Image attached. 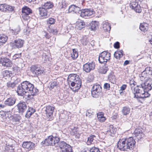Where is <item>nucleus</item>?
Here are the masks:
<instances>
[{
	"instance_id": "nucleus-1",
	"label": "nucleus",
	"mask_w": 152,
	"mask_h": 152,
	"mask_svg": "<svg viewBox=\"0 0 152 152\" xmlns=\"http://www.w3.org/2000/svg\"><path fill=\"white\" fill-rule=\"evenodd\" d=\"M38 92V89L28 81L23 82L17 88V92L19 95L23 96L26 93H28L29 94L28 97L30 98H33Z\"/></svg>"
},
{
	"instance_id": "nucleus-2",
	"label": "nucleus",
	"mask_w": 152,
	"mask_h": 152,
	"mask_svg": "<svg viewBox=\"0 0 152 152\" xmlns=\"http://www.w3.org/2000/svg\"><path fill=\"white\" fill-rule=\"evenodd\" d=\"M135 142L132 137L129 138L120 139L117 144L118 148L121 151H128L133 149Z\"/></svg>"
},
{
	"instance_id": "nucleus-3",
	"label": "nucleus",
	"mask_w": 152,
	"mask_h": 152,
	"mask_svg": "<svg viewBox=\"0 0 152 152\" xmlns=\"http://www.w3.org/2000/svg\"><path fill=\"white\" fill-rule=\"evenodd\" d=\"M152 80L151 78H149L144 81L143 83L141 84V87L143 89H144V93L142 95V98H146L150 96V94L148 92L149 91L151 90L152 88Z\"/></svg>"
},
{
	"instance_id": "nucleus-4",
	"label": "nucleus",
	"mask_w": 152,
	"mask_h": 152,
	"mask_svg": "<svg viewBox=\"0 0 152 152\" xmlns=\"http://www.w3.org/2000/svg\"><path fill=\"white\" fill-rule=\"evenodd\" d=\"M111 54L104 51L101 53L99 55V61L100 63L105 64L108 60L110 59Z\"/></svg>"
},
{
	"instance_id": "nucleus-5",
	"label": "nucleus",
	"mask_w": 152,
	"mask_h": 152,
	"mask_svg": "<svg viewBox=\"0 0 152 152\" xmlns=\"http://www.w3.org/2000/svg\"><path fill=\"white\" fill-rule=\"evenodd\" d=\"M102 91V88L98 84L94 85L92 87L91 90L92 96L95 98H97L101 95Z\"/></svg>"
},
{
	"instance_id": "nucleus-6",
	"label": "nucleus",
	"mask_w": 152,
	"mask_h": 152,
	"mask_svg": "<svg viewBox=\"0 0 152 152\" xmlns=\"http://www.w3.org/2000/svg\"><path fill=\"white\" fill-rule=\"evenodd\" d=\"M32 76L39 75L43 74L44 70L42 67H39L37 65H32L30 68Z\"/></svg>"
},
{
	"instance_id": "nucleus-7",
	"label": "nucleus",
	"mask_w": 152,
	"mask_h": 152,
	"mask_svg": "<svg viewBox=\"0 0 152 152\" xmlns=\"http://www.w3.org/2000/svg\"><path fill=\"white\" fill-rule=\"evenodd\" d=\"M54 107L50 105L46 106L45 111V114L48 120L51 121L53 118V113L54 110Z\"/></svg>"
},
{
	"instance_id": "nucleus-8",
	"label": "nucleus",
	"mask_w": 152,
	"mask_h": 152,
	"mask_svg": "<svg viewBox=\"0 0 152 152\" xmlns=\"http://www.w3.org/2000/svg\"><path fill=\"white\" fill-rule=\"evenodd\" d=\"M94 13L93 10L85 9L81 10L80 13V15L85 18H88L93 16Z\"/></svg>"
},
{
	"instance_id": "nucleus-9",
	"label": "nucleus",
	"mask_w": 152,
	"mask_h": 152,
	"mask_svg": "<svg viewBox=\"0 0 152 152\" xmlns=\"http://www.w3.org/2000/svg\"><path fill=\"white\" fill-rule=\"evenodd\" d=\"M59 146L62 152H72L71 146L64 141L60 142Z\"/></svg>"
},
{
	"instance_id": "nucleus-10",
	"label": "nucleus",
	"mask_w": 152,
	"mask_h": 152,
	"mask_svg": "<svg viewBox=\"0 0 152 152\" xmlns=\"http://www.w3.org/2000/svg\"><path fill=\"white\" fill-rule=\"evenodd\" d=\"M141 87V85L138 86H137L133 88L134 91H133V93L134 94V97L136 98H141L142 95L144 93V89H143Z\"/></svg>"
},
{
	"instance_id": "nucleus-11",
	"label": "nucleus",
	"mask_w": 152,
	"mask_h": 152,
	"mask_svg": "<svg viewBox=\"0 0 152 152\" xmlns=\"http://www.w3.org/2000/svg\"><path fill=\"white\" fill-rule=\"evenodd\" d=\"M152 74V72L150 70V68H146L145 70L143 71L142 73L139 75V76L141 80H142L146 79L145 80L148 79L150 78H149L150 76Z\"/></svg>"
},
{
	"instance_id": "nucleus-12",
	"label": "nucleus",
	"mask_w": 152,
	"mask_h": 152,
	"mask_svg": "<svg viewBox=\"0 0 152 152\" xmlns=\"http://www.w3.org/2000/svg\"><path fill=\"white\" fill-rule=\"evenodd\" d=\"M18 112L22 115L27 109V104L24 102H20L17 105Z\"/></svg>"
},
{
	"instance_id": "nucleus-13",
	"label": "nucleus",
	"mask_w": 152,
	"mask_h": 152,
	"mask_svg": "<svg viewBox=\"0 0 152 152\" xmlns=\"http://www.w3.org/2000/svg\"><path fill=\"white\" fill-rule=\"evenodd\" d=\"M0 64L5 67H9L12 66V64L11 60L6 57L0 58Z\"/></svg>"
},
{
	"instance_id": "nucleus-14",
	"label": "nucleus",
	"mask_w": 152,
	"mask_h": 152,
	"mask_svg": "<svg viewBox=\"0 0 152 152\" xmlns=\"http://www.w3.org/2000/svg\"><path fill=\"white\" fill-rule=\"evenodd\" d=\"M95 66V64L94 62L88 63L83 65V69L85 72H89L94 69Z\"/></svg>"
},
{
	"instance_id": "nucleus-15",
	"label": "nucleus",
	"mask_w": 152,
	"mask_h": 152,
	"mask_svg": "<svg viewBox=\"0 0 152 152\" xmlns=\"http://www.w3.org/2000/svg\"><path fill=\"white\" fill-rule=\"evenodd\" d=\"M24 42L23 40L19 39L15 40L14 42H11L10 45L15 48H21L23 46Z\"/></svg>"
},
{
	"instance_id": "nucleus-16",
	"label": "nucleus",
	"mask_w": 152,
	"mask_h": 152,
	"mask_svg": "<svg viewBox=\"0 0 152 152\" xmlns=\"http://www.w3.org/2000/svg\"><path fill=\"white\" fill-rule=\"evenodd\" d=\"M22 145L23 148L28 151L33 149L35 147V144L30 141L24 142Z\"/></svg>"
},
{
	"instance_id": "nucleus-17",
	"label": "nucleus",
	"mask_w": 152,
	"mask_h": 152,
	"mask_svg": "<svg viewBox=\"0 0 152 152\" xmlns=\"http://www.w3.org/2000/svg\"><path fill=\"white\" fill-rule=\"evenodd\" d=\"M77 80L73 83V84L71 85L72 87H73V90L75 92L77 91L80 88L81 85V79L80 78H77Z\"/></svg>"
},
{
	"instance_id": "nucleus-18",
	"label": "nucleus",
	"mask_w": 152,
	"mask_h": 152,
	"mask_svg": "<svg viewBox=\"0 0 152 152\" xmlns=\"http://www.w3.org/2000/svg\"><path fill=\"white\" fill-rule=\"evenodd\" d=\"M133 134L138 140H140L144 136V134L142 130L138 129H135Z\"/></svg>"
},
{
	"instance_id": "nucleus-19",
	"label": "nucleus",
	"mask_w": 152,
	"mask_h": 152,
	"mask_svg": "<svg viewBox=\"0 0 152 152\" xmlns=\"http://www.w3.org/2000/svg\"><path fill=\"white\" fill-rule=\"evenodd\" d=\"M13 10V8L11 6L6 4H2L0 5V10L1 11H12Z\"/></svg>"
},
{
	"instance_id": "nucleus-20",
	"label": "nucleus",
	"mask_w": 152,
	"mask_h": 152,
	"mask_svg": "<svg viewBox=\"0 0 152 152\" xmlns=\"http://www.w3.org/2000/svg\"><path fill=\"white\" fill-rule=\"evenodd\" d=\"M68 11L69 12H75L80 15V13L81 10H80V8L78 6L73 5L69 6Z\"/></svg>"
},
{
	"instance_id": "nucleus-21",
	"label": "nucleus",
	"mask_w": 152,
	"mask_h": 152,
	"mask_svg": "<svg viewBox=\"0 0 152 152\" xmlns=\"http://www.w3.org/2000/svg\"><path fill=\"white\" fill-rule=\"evenodd\" d=\"M77 78H80L78 76H77L76 74H71L69 75L68 77L67 81L69 84H73V83L75 82L76 80H77Z\"/></svg>"
},
{
	"instance_id": "nucleus-22",
	"label": "nucleus",
	"mask_w": 152,
	"mask_h": 152,
	"mask_svg": "<svg viewBox=\"0 0 152 152\" xmlns=\"http://www.w3.org/2000/svg\"><path fill=\"white\" fill-rule=\"evenodd\" d=\"M16 99L14 97L9 98L4 102V104L8 106H12L16 102Z\"/></svg>"
},
{
	"instance_id": "nucleus-23",
	"label": "nucleus",
	"mask_w": 152,
	"mask_h": 152,
	"mask_svg": "<svg viewBox=\"0 0 152 152\" xmlns=\"http://www.w3.org/2000/svg\"><path fill=\"white\" fill-rule=\"evenodd\" d=\"M116 130L115 128L114 127L113 125H110L109 126V129L107 131V133L110 136L113 137Z\"/></svg>"
},
{
	"instance_id": "nucleus-24",
	"label": "nucleus",
	"mask_w": 152,
	"mask_h": 152,
	"mask_svg": "<svg viewBox=\"0 0 152 152\" xmlns=\"http://www.w3.org/2000/svg\"><path fill=\"white\" fill-rule=\"evenodd\" d=\"M22 12L23 15H28L32 13V11L29 7L25 6L22 8Z\"/></svg>"
},
{
	"instance_id": "nucleus-25",
	"label": "nucleus",
	"mask_w": 152,
	"mask_h": 152,
	"mask_svg": "<svg viewBox=\"0 0 152 152\" xmlns=\"http://www.w3.org/2000/svg\"><path fill=\"white\" fill-rule=\"evenodd\" d=\"M53 136V140L52 141L53 145H55L56 146H58V145H59V143L60 142H59L60 140V138L57 136Z\"/></svg>"
},
{
	"instance_id": "nucleus-26",
	"label": "nucleus",
	"mask_w": 152,
	"mask_h": 152,
	"mask_svg": "<svg viewBox=\"0 0 152 152\" xmlns=\"http://www.w3.org/2000/svg\"><path fill=\"white\" fill-rule=\"evenodd\" d=\"M35 111V110L32 107H28L27 111L25 115L26 117L27 118H29Z\"/></svg>"
},
{
	"instance_id": "nucleus-27",
	"label": "nucleus",
	"mask_w": 152,
	"mask_h": 152,
	"mask_svg": "<svg viewBox=\"0 0 152 152\" xmlns=\"http://www.w3.org/2000/svg\"><path fill=\"white\" fill-rule=\"evenodd\" d=\"M85 26V23L82 20H80L76 23V28L78 29H81Z\"/></svg>"
},
{
	"instance_id": "nucleus-28",
	"label": "nucleus",
	"mask_w": 152,
	"mask_h": 152,
	"mask_svg": "<svg viewBox=\"0 0 152 152\" xmlns=\"http://www.w3.org/2000/svg\"><path fill=\"white\" fill-rule=\"evenodd\" d=\"M53 136H50L45 140V143L47 145H52Z\"/></svg>"
},
{
	"instance_id": "nucleus-29",
	"label": "nucleus",
	"mask_w": 152,
	"mask_h": 152,
	"mask_svg": "<svg viewBox=\"0 0 152 152\" xmlns=\"http://www.w3.org/2000/svg\"><path fill=\"white\" fill-rule=\"evenodd\" d=\"M39 14L41 16L44 17L47 16L48 11L47 10L42 7V8H39Z\"/></svg>"
},
{
	"instance_id": "nucleus-30",
	"label": "nucleus",
	"mask_w": 152,
	"mask_h": 152,
	"mask_svg": "<svg viewBox=\"0 0 152 152\" xmlns=\"http://www.w3.org/2000/svg\"><path fill=\"white\" fill-rule=\"evenodd\" d=\"M140 28L142 31H147L148 29V25L146 23H141L140 25Z\"/></svg>"
},
{
	"instance_id": "nucleus-31",
	"label": "nucleus",
	"mask_w": 152,
	"mask_h": 152,
	"mask_svg": "<svg viewBox=\"0 0 152 152\" xmlns=\"http://www.w3.org/2000/svg\"><path fill=\"white\" fill-rule=\"evenodd\" d=\"M130 108L128 107L125 106L123 107L121 112L122 114L124 115L129 114L130 112Z\"/></svg>"
},
{
	"instance_id": "nucleus-32",
	"label": "nucleus",
	"mask_w": 152,
	"mask_h": 152,
	"mask_svg": "<svg viewBox=\"0 0 152 152\" xmlns=\"http://www.w3.org/2000/svg\"><path fill=\"white\" fill-rule=\"evenodd\" d=\"M97 117L98 121L101 122H103L106 120V118L104 116L102 112H99L97 114Z\"/></svg>"
},
{
	"instance_id": "nucleus-33",
	"label": "nucleus",
	"mask_w": 152,
	"mask_h": 152,
	"mask_svg": "<svg viewBox=\"0 0 152 152\" xmlns=\"http://www.w3.org/2000/svg\"><path fill=\"white\" fill-rule=\"evenodd\" d=\"M103 28L105 31H110L111 29L110 25L108 22H105L103 23Z\"/></svg>"
},
{
	"instance_id": "nucleus-34",
	"label": "nucleus",
	"mask_w": 152,
	"mask_h": 152,
	"mask_svg": "<svg viewBox=\"0 0 152 152\" xmlns=\"http://www.w3.org/2000/svg\"><path fill=\"white\" fill-rule=\"evenodd\" d=\"M71 57L73 60L76 59L78 56V54L77 49H72V52L71 53Z\"/></svg>"
},
{
	"instance_id": "nucleus-35",
	"label": "nucleus",
	"mask_w": 152,
	"mask_h": 152,
	"mask_svg": "<svg viewBox=\"0 0 152 152\" xmlns=\"http://www.w3.org/2000/svg\"><path fill=\"white\" fill-rule=\"evenodd\" d=\"M114 57L117 59H119L123 55V51L122 50L118 51L115 52Z\"/></svg>"
},
{
	"instance_id": "nucleus-36",
	"label": "nucleus",
	"mask_w": 152,
	"mask_h": 152,
	"mask_svg": "<svg viewBox=\"0 0 152 152\" xmlns=\"http://www.w3.org/2000/svg\"><path fill=\"white\" fill-rule=\"evenodd\" d=\"M78 128H77L75 127L73 129H72V134L73 135H74L75 137L77 138H79L80 136V134L77 131H78Z\"/></svg>"
},
{
	"instance_id": "nucleus-37",
	"label": "nucleus",
	"mask_w": 152,
	"mask_h": 152,
	"mask_svg": "<svg viewBox=\"0 0 152 152\" xmlns=\"http://www.w3.org/2000/svg\"><path fill=\"white\" fill-rule=\"evenodd\" d=\"M2 74L3 75V77H4L5 79H7L10 77V75L11 73L8 70H5L2 72Z\"/></svg>"
},
{
	"instance_id": "nucleus-38",
	"label": "nucleus",
	"mask_w": 152,
	"mask_h": 152,
	"mask_svg": "<svg viewBox=\"0 0 152 152\" xmlns=\"http://www.w3.org/2000/svg\"><path fill=\"white\" fill-rule=\"evenodd\" d=\"M95 137L94 135H92L88 137L87 142H86L88 145H89L91 144L94 143L93 141L94 140V138Z\"/></svg>"
},
{
	"instance_id": "nucleus-39",
	"label": "nucleus",
	"mask_w": 152,
	"mask_h": 152,
	"mask_svg": "<svg viewBox=\"0 0 152 152\" xmlns=\"http://www.w3.org/2000/svg\"><path fill=\"white\" fill-rule=\"evenodd\" d=\"M53 6L52 3L48 2L45 3L42 7L47 10L48 9L52 8Z\"/></svg>"
},
{
	"instance_id": "nucleus-40",
	"label": "nucleus",
	"mask_w": 152,
	"mask_h": 152,
	"mask_svg": "<svg viewBox=\"0 0 152 152\" xmlns=\"http://www.w3.org/2000/svg\"><path fill=\"white\" fill-rule=\"evenodd\" d=\"M7 39V37L5 35H0V44L5 43Z\"/></svg>"
},
{
	"instance_id": "nucleus-41",
	"label": "nucleus",
	"mask_w": 152,
	"mask_h": 152,
	"mask_svg": "<svg viewBox=\"0 0 152 152\" xmlns=\"http://www.w3.org/2000/svg\"><path fill=\"white\" fill-rule=\"evenodd\" d=\"M12 33H13L15 35H16L18 34L20 30V28L19 26H17L15 27L14 29H12Z\"/></svg>"
},
{
	"instance_id": "nucleus-42",
	"label": "nucleus",
	"mask_w": 152,
	"mask_h": 152,
	"mask_svg": "<svg viewBox=\"0 0 152 152\" xmlns=\"http://www.w3.org/2000/svg\"><path fill=\"white\" fill-rule=\"evenodd\" d=\"M139 4L137 1H133L130 4V6L131 8L134 10Z\"/></svg>"
},
{
	"instance_id": "nucleus-43",
	"label": "nucleus",
	"mask_w": 152,
	"mask_h": 152,
	"mask_svg": "<svg viewBox=\"0 0 152 152\" xmlns=\"http://www.w3.org/2000/svg\"><path fill=\"white\" fill-rule=\"evenodd\" d=\"M50 89H52L58 86V83L56 81L52 82L50 83Z\"/></svg>"
},
{
	"instance_id": "nucleus-44",
	"label": "nucleus",
	"mask_w": 152,
	"mask_h": 152,
	"mask_svg": "<svg viewBox=\"0 0 152 152\" xmlns=\"http://www.w3.org/2000/svg\"><path fill=\"white\" fill-rule=\"evenodd\" d=\"M108 70V68L106 66H103L102 68L100 70V72L102 74H105Z\"/></svg>"
},
{
	"instance_id": "nucleus-45",
	"label": "nucleus",
	"mask_w": 152,
	"mask_h": 152,
	"mask_svg": "<svg viewBox=\"0 0 152 152\" xmlns=\"http://www.w3.org/2000/svg\"><path fill=\"white\" fill-rule=\"evenodd\" d=\"M93 114L94 112L93 111L90 110H88L86 112V116L89 118H91L92 117Z\"/></svg>"
},
{
	"instance_id": "nucleus-46",
	"label": "nucleus",
	"mask_w": 152,
	"mask_h": 152,
	"mask_svg": "<svg viewBox=\"0 0 152 152\" xmlns=\"http://www.w3.org/2000/svg\"><path fill=\"white\" fill-rule=\"evenodd\" d=\"M56 22L55 20L52 18H50L47 20V24H49L50 25L54 24Z\"/></svg>"
},
{
	"instance_id": "nucleus-47",
	"label": "nucleus",
	"mask_w": 152,
	"mask_h": 152,
	"mask_svg": "<svg viewBox=\"0 0 152 152\" xmlns=\"http://www.w3.org/2000/svg\"><path fill=\"white\" fill-rule=\"evenodd\" d=\"M108 78L112 83L114 84L115 83V76L110 75L109 76Z\"/></svg>"
},
{
	"instance_id": "nucleus-48",
	"label": "nucleus",
	"mask_w": 152,
	"mask_h": 152,
	"mask_svg": "<svg viewBox=\"0 0 152 152\" xmlns=\"http://www.w3.org/2000/svg\"><path fill=\"white\" fill-rule=\"evenodd\" d=\"M16 84V83L15 82L13 83L9 82L7 83V86L10 88H13L15 87Z\"/></svg>"
},
{
	"instance_id": "nucleus-49",
	"label": "nucleus",
	"mask_w": 152,
	"mask_h": 152,
	"mask_svg": "<svg viewBox=\"0 0 152 152\" xmlns=\"http://www.w3.org/2000/svg\"><path fill=\"white\" fill-rule=\"evenodd\" d=\"M59 5L61 8H64L66 7V3L64 0H62L61 2H59Z\"/></svg>"
},
{
	"instance_id": "nucleus-50",
	"label": "nucleus",
	"mask_w": 152,
	"mask_h": 152,
	"mask_svg": "<svg viewBox=\"0 0 152 152\" xmlns=\"http://www.w3.org/2000/svg\"><path fill=\"white\" fill-rule=\"evenodd\" d=\"M81 42L84 45H86L88 42V40L86 37H85L81 39Z\"/></svg>"
},
{
	"instance_id": "nucleus-51",
	"label": "nucleus",
	"mask_w": 152,
	"mask_h": 152,
	"mask_svg": "<svg viewBox=\"0 0 152 152\" xmlns=\"http://www.w3.org/2000/svg\"><path fill=\"white\" fill-rule=\"evenodd\" d=\"M21 119L19 115H15L13 116V121L15 122H18Z\"/></svg>"
},
{
	"instance_id": "nucleus-52",
	"label": "nucleus",
	"mask_w": 152,
	"mask_h": 152,
	"mask_svg": "<svg viewBox=\"0 0 152 152\" xmlns=\"http://www.w3.org/2000/svg\"><path fill=\"white\" fill-rule=\"evenodd\" d=\"M129 83L131 86V89L132 90L133 88H134V86L136 85V83L133 79H132L130 80Z\"/></svg>"
},
{
	"instance_id": "nucleus-53",
	"label": "nucleus",
	"mask_w": 152,
	"mask_h": 152,
	"mask_svg": "<svg viewBox=\"0 0 152 152\" xmlns=\"http://www.w3.org/2000/svg\"><path fill=\"white\" fill-rule=\"evenodd\" d=\"M136 12L140 13L142 11V9L140 5H139L137 7L133 10Z\"/></svg>"
},
{
	"instance_id": "nucleus-54",
	"label": "nucleus",
	"mask_w": 152,
	"mask_h": 152,
	"mask_svg": "<svg viewBox=\"0 0 152 152\" xmlns=\"http://www.w3.org/2000/svg\"><path fill=\"white\" fill-rule=\"evenodd\" d=\"M97 25L95 22H92L90 24L91 28L92 30H94L96 29V27Z\"/></svg>"
},
{
	"instance_id": "nucleus-55",
	"label": "nucleus",
	"mask_w": 152,
	"mask_h": 152,
	"mask_svg": "<svg viewBox=\"0 0 152 152\" xmlns=\"http://www.w3.org/2000/svg\"><path fill=\"white\" fill-rule=\"evenodd\" d=\"M90 152H100L98 148L94 147L91 148L90 150Z\"/></svg>"
},
{
	"instance_id": "nucleus-56",
	"label": "nucleus",
	"mask_w": 152,
	"mask_h": 152,
	"mask_svg": "<svg viewBox=\"0 0 152 152\" xmlns=\"http://www.w3.org/2000/svg\"><path fill=\"white\" fill-rule=\"evenodd\" d=\"M21 53L15 54L13 56L12 58L13 59L15 60L17 58H18L21 57Z\"/></svg>"
},
{
	"instance_id": "nucleus-57",
	"label": "nucleus",
	"mask_w": 152,
	"mask_h": 152,
	"mask_svg": "<svg viewBox=\"0 0 152 152\" xmlns=\"http://www.w3.org/2000/svg\"><path fill=\"white\" fill-rule=\"evenodd\" d=\"M126 87V85H123L121 87L120 89L119 90V92L120 93H122V91L124 90Z\"/></svg>"
},
{
	"instance_id": "nucleus-58",
	"label": "nucleus",
	"mask_w": 152,
	"mask_h": 152,
	"mask_svg": "<svg viewBox=\"0 0 152 152\" xmlns=\"http://www.w3.org/2000/svg\"><path fill=\"white\" fill-rule=\"evenodd\" d=\"M104 87L105 89H109L110 88V85L109 83H105L104 85Z\"/></svg>"
},
{
	"instance_id": "nucleus-59",
	"label": "nucleus",
	"mask_w": 152,
	"mask_h": 152,
	"mask_svg": "<svg viewBox=\"0 0 152 152\" xmlns=\"http://www.w3.org/2000/svg\"><path fill=\"white\" fill-rule=\"evenodd\" d=\"M119 44L118 42H116L114 45V47L116 49L118 48H119Z\"/></svg>"
},
{
	"instance_id": "nucleus-60",
	"label": "nucleus",
	"mask_w": 152,
	"mask_h": 152,
	"mask_svg": "<svg viewBox=\"0 0 152 152\" xmlns=\"http://www.w3.org/2000/svg\"><path fill=\"white\" fill-rule=\"evenodd\" d=\"M48 31L50 33H52L53 32V29L51 28L50 27H48Z\"/></svg>"
},
{
	"instance_id": "nucleus-61",
	"label": "nucleus",
	"mask_w": 152,
	"mask_h": 152,
	"mask_svg": "<svg viewBox=\"0 0 152 152\" xmlns=\"http://www.w3.org/2000/svg\"><path fill=\"white\" fill-rule=\"evenodd\" d=\"M129 62L128 61L126 60L125 61V62H124V65H127L128 64H129Z\"/></svg>"
},
{
	"instance_id": "nucleus-62",
	"label": "nucleus",
	"mask_w": 152,
	"mask_h": 152,
	"mask_svg": "<svg viewBox=\"0 0 152 152\" xmlns=\"http://www.w3.org/2000/svg\"><path fill=\"white\" fill-rule=\"evenodd\" d=\"M57 32V30L56 29H53V32H52V33L54 34H56Z\"/></svg>"
},
{
	"instance_id": "nucleus-63",
	"label": "nucleus",
	"mask_w": 152,
	"mask_h": 152,
	"mask_svg": "<svg viewBox=\"0 0 152 152\" xmlns=\"http://www.w3.org/2000/svg\"><path fill=\"white\" fill-rule=\"evenodd\" d=\"M5 106L4 104H0V107L1 108H4L5 107Z\"/></svg>"
},
{
	"instance_id": "nucleus-64",
	"label": "nucleus",
	"mask_w": 152,
	"mask_h": 152,
	"mask_svg": "<svg viewBox=\"0 0 152 152\" xmlns=\"http://www.w3.org/2000/svg\"><path fill=\"white\" fill-rule=\"evenodd\" d=\"M25 0L26 1H27L28 2H29V3L32 2L34 1V0ZM34 0L35 1V0Z\"/></svg>"
}]
</instances>
